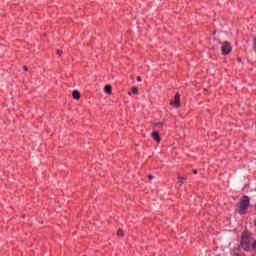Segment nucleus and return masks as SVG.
<instances>
[{
    "label": "nucleus",
    "instance_id": "obj_4",
    "mask_svg": "<svg viewBox=\"0 0 256 256\" xmlns=\"http://www.w3.org/2000/svg\"><path fill=\"white\" fill-rule=\"evenodd\" d=\"M170 105H172V107H175L176 109H179V107H181V95H179V93H176L174 100L170 102Z\"/></svg>",
    "mask_w": 256,
    "mask_h": 256
},
{
    "label": "nucleus",
    "instance_id": "obj_8",
    "mask_svg": "<svg viewBox=\"0 0 256 256\" xmlns=\"http://www.w3.org/2000/svg\"><path fill=\"white\" fill-rule=\"evenodd\" d=\"M104 91H105V93H108L109 95H111V91H112V87H111V85H106L105 87H104Z\"/></svg>",
    "mask_w": 256,
    "mask_h": 256
},
{
    "label": "nucleus",
    "instance_id": "obj_1",
    "mask_svg": "<svg viewBox=\"0 0 256 256\" xmlns=\"http://www.w3.org/2000/svg\"><path fill=\"white\" fill-rule=\"evenodd\" d=\"M241 245L245 251H253L255 249V241L247 234L242 235Z\"/></svg>",
    "mask_w": 256,
    "mask_h": 256
},
{
    "label": "nucleus",
    "instance_id": "obj_5",
    "mask_svg": "<svg viewBox=\"0 0 256 256\" xmlns=\"http://www.w3.org/2000/svg\"><path fill=\"white\" fill-rule=\"evenodd\" d=\"M152 139H154V141H156L157 143L161 142V136H159L158 131L152 132Z\"/></svg>",
    "mask_w": 256,
    "mask_h": 256
},
{
    "label": "nucleus",
    "instance_id": "obj_10",
    "mask_svg": "<svg viewBox=\"0 0 256 256\" xmlns=\"http://www.w3.org/2000/svg\"><path fill=\"white\" fill-rule=\"evenodd\" d=\"M117 235H118V237H123V230L119 229L117 231Z\"/></svg>",
    "mask_w": 256,
    "mask_h": 256
},
{
    "label": "nucleus",
    "instance_id": "obj_13",
    "mask_svg": "<svg viewBox=\"0 0 256 256\" xmlns=\"http://www.w3.org/2000/svg\"><path fill=\"white\" fill-rule=\"evenodd\" d=\"M163 124H161V123H156L155 124V127H157V126H159V127H161Z\"/></svg>",
    "mask_w": 256,
    "mask_h": 256
},
{
    "label": "nucleus",
    "instance_id": "obj_2",
    "mask_svg": "<svg viewBox=\"0 0 256 256\" xmlns=\"http://www.w3.org/2000/svg\"><path fill=\"white\" fill-rule=\"evenodd\" d=\"M240 215H244L245 211L249 209V196H244L243 199L240 201Z\"/></svg>",
    "mask_w": 256,
    "mask_h": 256
},
{
    "label": "nucleus",
    "instance_id": "obj_14",
    "mask_svg": "<svg viewBox=\"0 0 256 256\" xmlns=\"http://www.w3.org/2000/svg\"><path fill=\"white\" fill-rule=\"evenodd\" d=\"M148 179L151 181V179H153V175H148Z\"/></svg>",
    "mask_w": 256,
    "mask_h": 256
},
{
    "label": "nucleus",
    "instance_id": "obj_7",
    "mask_svg": "<svg viewBox=\"0 0 256 256\" xmlns=\"http://www.w3.org/2000/svg\"><path fill=\"white\" fill-rule=\"evenodd\" d=\"M185 181H187V176H178V183H180V185H183Z\"/></svg>",
    "mask_w": 256,
    "mask_h": 256
},
{
    "label": "nucleus",
    "instance_id": "obj_16",
    "mask_svg": "<svg viewBox=\"0 0 256 256\" xmlns=\"http://www.w3.org/2000/svg\"><path fill=\"white\" fill-rule=\"evenodd\" d=\"M193 173H194V175H197V170H194Z\"/></svg>",
    "mask_w": 256,
    "mask_h": 256
},
{
    "label": "nucleus",
    "instance_id": "obj_11",
    "mask_svg": "<svg viewBox=\"0 0 256 256\" xmlns=\"http://www.w3.org/2000/svg\"><path fill=\"white\" fill-rule=\"evenodd\" d=\"M57 55H59V56L63 55V51L57 50Z\"/></svg>",
    "mask_w": 256,
    "mask_h": 256
},
{
    "label": "nucleus",
    "instance_id": "obj_9",
    "mask_svg": "<svg viewBox=\"0 0 256 256\" xmlns=\"http://www.w3.org/2000/svg\"><path fill=\"white\" fill-rule=\"evenodd\" d=\"M132 93H134V95H137V93H139V89H137V87H133Z\"/></svg>",
    "mask_w": 256,
    "mask_h": 256
},
{
    "label": "nucleus",
    "instance_id": "obj_12",
    "mask_svg": "<svg viewBox=\"0 0 256 256\" xmlns=\"http://www.w3.org/2000/svg\"><path fill=\"white\" fill-rule=\"evenodd\" d=\"M136 81L141 82V76H138V77L136 78Z\"/></svg>",
    "mask_w": 256,
    "mask_h": 256
},
{
    "label": "nucleus",
    "instance_id": "obj_15",
    "mask_svg": "<svg viewBox=\"0 0 256 256\" xmlns=\"http://www.w3.org/2000/svg\"><path fill=\"white\" fill-rule=\"evenodd\" d=\"M24 71H28V68H27V66H24Z\"/></svg>",
    "mask_w": 256,
    "mask_h": 256
},
{
    "label": "nucleus",
    "instance_id": "obj_3",
    "mask_svg": "<svg viewBox=\"0 0 256 256\" xmlns=\"http://www.w3.org/2000/svg\"><path fill=\"white\" fill-rule=\"evenodd\" d=\"M221 45L222 55H229V53L233 51V47H231V44L229 42H222Z\"/></svg>",
    "mask_w": 256,
    "mask_h": 256
},
{
    "label": "nucleus",
    "instance_id": "obj_6",
    "mask_svg": "<svg viewBox=\"0 0 256 256\" xmlns=\"http://www.w3.org/2000/svg\"><path fill=\"white\" fill-rule=\"evenodd\" d=\"M72 96L74 99H81V93L78 90H74Z\"/></svg>",
    "mask_w": 256,
    "mask_h": 256
},
{
    "label": "nucleus",
    "instance_id": "obj_17",
    "mask_svg": "<svg viewBox=\"0 0 256 256\" xmlns=\"http://www.w3.org/2000/svg\"><path fill=\"white\" fill-rule=\"evenodd\" d=\"M212 35H215V32H213Z\"/></svg>",
    "mask_w": 256,
    "mask_h": 256
}]
</instances>
